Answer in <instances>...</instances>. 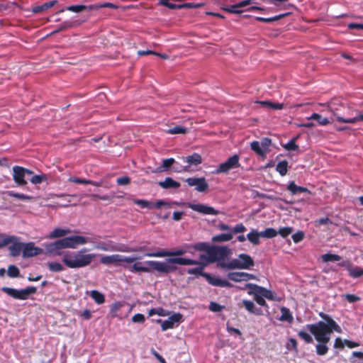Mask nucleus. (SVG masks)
<instances>
[{"mask_svg":"<svg viewBox=\"0 0 363 363\" xmlns=\"http://www.w3.org/2000/svg\"><path fill=\"white\" fill-rule=\"evenodd\" d=\"M30 182L33 184H41L43 182L47 180V176L44 174H38V175H30Z\"/></svg>","mask_w":363,"mask_h":363,"instance_id":"79ce46f5","label":"nucleus"},{"mask_svg":"<svg viewBox=\"0 0 363 363\" xmlns=\"http://www.w3.org/2000/svg\"><path fill=\"white\" fill-rule=\"evenodd\" d=\"M191 248H193L196 250L199 251H203L208 254L209 249H211L212 247H210L208 245H207L205 242H199L194 245L193 247H191Z\"/></svg>","mask_w":363,"mask_h":363,"instance_id":"de8ad7c7","label":"nucleus"},{"mask_svg":"<svg viewBox=\"0 0 363 363\" xmlns=\"http://www.w3.org/2000/svg\"><path fill=\"white\" fill-rule=\"evenodd\" d=\"M239 166V157L237 155H234L232 157H229L226 162L221 163L215 172L217 174L227 173L230 169L237 168Z\"/></svg>","mask_w":363,"mask_h":363,"instance_id":"9d476101","label":"nucleus"},{"mask_svg":"<svg viewBox=\"0 0 363 363\" xmlns=\"http://www.w3.org/2000/svg\"><path fill=\"white\" fill-rule=\"evenodd\" d=\"M251 149L255 152L258 155L264 157L267 154L266 151L263 150L259 141H253L250 144Z\"/></svg>","mask_w":363,"mask_h":363,"instance_id":"7c9ffc66","label":"nucleus"},{"mask_svg":"<svg viewBox=\"0 0 363 363\" xmlns=\"http://www.w3.org/2000/svg\"><path fill=\"white\" fill-rule=\"evenodd\" d=\"M7 274L10 277H17L19 275V269L14 265H10Z\"/></svg>","mask_w":363,"mask_h":363,"instance_id":"6e6d98bb","label":"nucleus"},{"mask_svg":"<svg viewBox=\"0 0 363 363\" xmlns=\"http://www.w3.org/2000/svg\"><path fill=\"white\" fill-rule=\"evenodd\" d=\"M191 247H187L186 249H178L174 251L167 250H160L153 253H147L145 256L149 257H173V256H181L188 252H191Z\"/></svg>","mask_w":363,"mask_h":363,"instance_id":"9b49d317","label":"nucleus"},{"mask_svg":"<svg viewBox=\"0 0 363 363\" xmlns=\"http://www.w3.org/2000/svg\"><path fill=\"white\" fill-rule=\"evenodd\" d=\"M86 9V6L84 5H73L69 6L66 8V10L74 12V13H80Z\"/></svg>","mask_w":363,"mask_h":363,"instance_id":"603ef678","label":"nucleus"},{"mask_svg":"<svg viewBox=\"0 0 363 363\" xmlns=\"http://www.w3.org/2000/svg\"><path fill=\"white\" fill-rule=\"evenodd\" d=\"M259 293L261 294L262 296H264L265 298L270 299V300L274 299V294L271 291L267 290V289H265L264 287L259 288Z\"/></svg>","mask_w":363,"mask_h":363,"instance_id":"13d9d810","label":"nucleus"},{"mask_svg":"<svg viewBox=\"0 0 363 363\" xmlns=\"http://www.w3.org/2000/svg\"><path fill=\"white\" fill-rule=\"evenodd\" d=\"M276 170L281 176L286 175L288 171V162L286 160L279 162L276 167Z\"/></svg>","mask_w":363,"mask_h":363,"instance_id":"c9c22d12","label":"nucleus"},{"mask_svg":"<svg viewBox=\"0 0 363 363\" xmlns=\"http://www.w3.org/2000/svg\"><path fill=\"white\" fill-rule=\"evenodd\" d=\"M188 131V129L186 128H184L182 125H177L172 128H169L167 130V132L169 134L174 135V134H185Z\"/></svg>","mask_w":363,"mask_h":363,"instance_id":"58836bf2","label":"nucleus"},{"mask_svg":"<svg viewBox=\"0 0 363 363\" xmlns=\"http://www.w3.org/2000/svg\"><path fill=\"white\" fill-rule=\"evenodd\" d=\"M33 172L28 169L20 166H14L12 168L13 179L18 186H24L28 182L26 179V175H32Z\"/></svg>","mask_w":363,"mask_h":363,"instance_id":"6e6552de","label":"nucleus"},{"mask_svg":"<svg viewBox=\"0 0 363 363\" xmlns=\"http://www.w3.org/2000/svg\"><path fill=\"white\" fill-rule=\"evenodd\" d=\"M262 237L261 232H258L255 230H251L247 235V238L249 241L255 245L259 243V238Z\"/></svg>","mask_w":363,"mask_h":363,"instance_id":"393cba45","label":"nucleus"},{"mask_svg":"<svg viewBox=\"0 0 363 363\" xmlns=\"http://www.w3.org/2000/svg\"><path fill=\"white\" fill-rule=\"evenodd\" d=\"M223 306L216 302H211L209 305V309L213 312H219L223 309Z\"/></svg>","mask_w":363,"mask_h":363,"instance_id":"774afa93","label":"nucleus"},{"mask_svg":"<svg viewBox=\"0 0 363 363\" xmlns=\"http://www.w3.org/2000/svg\"><path fill=\"white\" fill-rule=\"evenodd\" d=\"M1 291L16 299L26 300L30 294L36 292V288L34 286H28L26 289L18 290L9 287H3L1 288Z\"/></svg>","mask_w":363,"mask_h":363,"instance_id":"0eeeda50","label":"nucleus"},{"mask_svg":"<svg viewBox=\"0 0 363 363\" xmlns=\"http://www.w3.org/2000/svg\"><path fill=\"white\" fill-rule=\"evenodd\" d=\"M203 276L207 279L208 281L216 286L221 287H231L232 284L227 280L220 279L216 277H211L208 274H204Z\"/></svg>","mask_w":363,"mask_h":363,"instance_id":"a211bd4d","label":"nucleus"},{"mask_svg":"<svg viewBox=\"0 0 363 363\" xmlns=\"http://www.w3.org/2000/svg\"><path fill=\"white\" fill-rule=\"evenodd\" d=\"M196 264V262L187 259L184 257L169 258L164 262L147 260L144 262H137L132 265L125 266V268L130 272H150L152 270L162 274H168L174 272L177 267L174 264Z\"/></svg>","mask_w":363,"mask_h":363,"instance_id":"f03ea898","label":"nucleus"},{"mask_svg":"<svg viewBox=\"0 0 363 363\" xmlns=\"http://www.w3.org/2000/svg\"><path fill=\"white\" fill-rule=\"evenodd\" d=\"M123 306V303L120 302L114 303L111 308V313L113 317H116L118 315V311Z\"/></svg>","mask_w":363,"mask_h":363,"instance_id":"4d7b16f0","label":"nucleus"},{"mask_svg":"<svg viewBox=\"0 0 363 363\" xmlns=\"http://www.w3.org/2000/svg\"><path fill=\"white\" fill-rule=\"evenodd\" d=\"M304 238V234L302 231H298L292 235V239L294 242L298 243L301 241Z\"/></svg>","mask_w":363,"mask_h":363,"instance_id":"338daca9","label":"nucleus"},{"mask_svg":"<svg viewBox=\"0 0 363 363\" xmlns=\"http://www.w3.org/2000/svg\"><path fill=\"white\" fill-rule=\"evenodd\" d=\"M155 314H157L160 316H166L167 315V313L166 312V311H164V309L162 308H152L151 310H150L149 311V315L150 316H152Z\"/></svg>","mask_w":363,"mask_h":363,"instance_id":"bf43d9fd","label":"nucleus"},{"mask_svg":"<svg viewBox=\"0 0 363 363\" xmlns=\"http://www.w3.org/2000/svg\"><path fill=\"white\" fill-rule=\"evenodd\" d=\"M242 304L245 309L249 311L250 313H257L255 311V306L252 301H248V300H243Z\"/></svg>","mask_w":363,"mask_h":363,"instance_id":"864d4df0","label":"nucleus"},{"mask_svg":"<svg viewBox=\"0 0 363 363\" xmlns=\"http://www.w3.org/2000/svg\"><path fill=\"white\" fill-rule=\"evenodd\" d=\"M10 244H11L9 246L10 254L13 257L18 256L21 252L23 253L24 243L19 242L18 238L15 237V239Z\"/></svg>","mask_w":363,"mask_h":363,"instance_id":"6ab92c4d","label":"nucleus"},{"mask_svg":"<svg viewBox=\"0 0 363 363\" xmlns=\"http://www.w3.org/2000/svg\"><path fill=\"white\" fill-rule=\"evenodd\" d=\"M174 158H168L164 159L162 161V165L160 167H158L154 172H162L164 171H167L169 168L174 163Z\"/></svg>","mask_w":363,"mask_h":363,"instance_id":"2f4dec72","label":"nucleus"},{"mask_svg":"<svg viewBox=\"0 0 363 363\" xmlns=\"http://www.w3.org/2000/svg\"><path fill=\"white\" fill-rule=\"evenodd\" d=\"M87 250L83 248L79 251L66 252L63 254L62 262L69 268H82L89 265L94 259L95 254L86 253Z\"/></svg>","mask_w":363,"mask_h":363,"instance_id":"7ed1b4c3","label":"nucleus"},{"mask_svg":"<svg viewBox=\"0 0 363 363\" xmlns=\"http://www.w3.org/2000/svg\"><path fill=\"white\" fill-rule=\"evenodd\" d=\"M277 234H278L277 231L275 229L272 228H267L264 231L261 232L262 237L266 238H274L275 236H277Z\"/></svg>","mask_w":363,"mask_h":363,"instance_id":"37998d69","label":"nucleus"},{"mask_svg":"<svg viewBox=\"0 0 363 363\" xmlns=\"http://www.w3.org/2000/svg\"><path fill=\"white\" fill-rule=\"evenodd\" d=\"M68 181L70 182H74L77 184H94V182L91 180L84 179L75 177H71L68 179Z\"/></svg>","mask_w":363,"mask_h":363,"instance_id":"3c124183","label":"nucleus"},{"mask_svg":"<svg viewBox=\"0 0 363 363\" xmlns=\"http://www.w3.org/2000/svg\"><path fill=\"white\" fill-rule=\"evenodd\" d=\"M259 291H249L248 294L249 295H253L255 301L260 306H264L266 303V301L264 300V296H262L261 294L259 293Z\"/></svg>","mask_w":363,"mask_h":363,"instance_id":"f704fd0d","label":"nucleus"},{"mask_svg":"<svg viewBox=\"0 0 363 363\" xmlns=\"http://www.w3.org/2000/svg\"><path fill=\"white\" fill-rule=\"evenodd\" d=\"M186 205L193 211H195L201 214L217 215L218 213V211L214 209L213 207L205 204L188 203Z\"/></svg>","mask_w":363,"mask_h":363,"instance_id":"4468645a","label":"nucleus"},{"mask_svg":"<svg viewBox=\"0 0 363 363\" xmlns=\"http://www.w3.org/2000/svg\"><path fill=\"white\" fill-rule=\"evenodd\" d=\"M183 160L188 164L187 166H196L200 164L202 162V159L200 155L194 153L192 155L187 156L182 158Z\"/></svg>","mask_w":363,"mask_h":363,"instance_id":"5701e85b","label":"nucleus"},{"mask_svg":"<svg viewBox=\"0 0 363 363\" xmlns=\"http://www.w3.org/2000/svg\"><path fill=\"white\" fill-rule=\"evenodd\" d=\"M182 318V316L181 314L175 313L164 321L158 320L157 322L161 323L162 329L164 331L167 329L174 328L176 323H179L181 321Z\"/></svg>","mask_w":363,"mask_h":363,"instance_id":"dca6fc26","label":"nucleus"},{"mask_svg":"<svg viewBox=\"0 0 363 363\" xmlns=\"http://www.w3.org/2000/svg\"><path fill=\"white\" fill-rule=\"evenodd\" d=\"M258 103L264 106H267L270 108L276 109V110H281L284 107L283 104L273 103V102L268 101H259Z\"/></svg>","mask_w":363,"mask_h":363,"instance_id":"ea45409f","label":"nucleus"},{"mask_svg":"<svg viewBox=\"0 0 363 363\" xmlns=\"http://www.w3.org/2000/svg\"><path fill=\"white\" fill-rule=\"evenodd\" d=\"M65 247L70 249H76L78 246L86 245L91 242L89 238L82 235H74L62 238Z\"/></svg>","mask_w":363,"mask_h":363,"instance_id":"1a4fd4ad","label":"nucleus"},{"mask_svg":"<svg viewBox=\"0 0 363 363\" xmlns=\"http://www.w3.org/2000/svg\"><path fill=\"white\" fill-rule=\"evenodd\" d=\"M320 316L323 320L319 321L315 324L307 325L306 328L319 342L316 345L317 354L324 355L328 351V347L326 346V344L329 342L330 340V334L333 333V331L341 333L342 329L329 315L320 313Z\"/></svg>","mask_w":363,"mask_h":363,"instance_id":"f257e3e1","label":"nucleus"},{"mask_svg":"<svg viewBox=\"0 0 363 363\" xmlns=\"http://www.w3.org/2000/svg\"><path fill=\"white\" fill-rule=\"evenodd\" d=\"M233 234L232 233H223L220 235H215L212 238V241L214 242H223L230 241L233 239Z\"/></svg>","mask_w":363,"mask_h":363,"instance_id":"bb28decb","label":"nucleus"},{"mask_svg":"<svg viewBox=\"0 0 363 363\" xmlns=\"http://www.w3.org/2000/svg\"><path fill=\"white\" fill-rule=\"evenodd\" d=\"M327 109L332 113L336 121L339 123H355L357 121H363V114L359 113L352 118H344L339 113V106H342V103L338 99H332L330 101L323 104Z\"/></svg>","mask_w":363,"mask_h":363,"instance_id":"39448f33","label":"nucleus"},{"mask_svg":"<svg viewBox=\"0 0 363 363\" xmlns=\"http://www.w3.org/2000/svg\"><path fill=\"white\" fill-rule=\"evenodd\" d=\"M281 315L279 318V320L281 321H286L288 323H291L294 320V318L290 312V311L286 307L281 308Z\"/></svg>","mask_w":363,"mask_h":363,"instance_id":"c85d7f7f","label":"nucleus"},{"mask_svg":"<svg viewBox=\"0 0 363 363\" xmlns=\"http://www.w3.org/2000/svg\"><path fill=\"white\" fill-rule=\"evenodd\" d=\"M298 336L303 339L306 343H312L313 340V337L307 332L301 330L298 333Z\"/></svg>","mask_w":363,"mask_h":363,"instance_id":"5fc2aeb1","label":"nucleus"},{"mask_svg":"<svg viewBox=\"0 0 363 363\" xmlns=\"http://www.w3.org/2000/svg\"><path fill=\"white\" fill-rule=\"evenodd\" d=\"M255 262L247 254H240L238 257L230 260L229 264L225 265L227 270L232 269H249L253 267Z\"/></svg>","mask_w":363,"mask_h":363,"instance_id":"423d86ee","label":"nucleus"},{"mask_svg":"<svg viewBox=\"0 0 363 363\" xmlns=\"http://www.w3.org/2000/svg\"><path fill=\"white\" fill-rule=\"evenodd\" d=\"M296 139L293 138L286 144L283 145V147L288 151H295L298 150V146L296 144Z\"/></svg>","mask_w":363,"mask_h":363,"instance_id":"49530a36","label":"nucleus"},{"mask_svg":"<svg viewBox=\"0 0 363 363\" xmlns=\"http://www.w3.org/2000/svg\"><path fill=\"white\" fill-rule=\"evenodd\" d=\"M240 8V6H238V4L231 6L225 7L223 9L228 13H241L242 11L238 10V9Z\"/></svg>","mask_w":363,"mask_h":363,"instance_id":"0e129e2a","label":"nucleus"},{"mask_svg":"<svg viewBox=\"0 0 363 363\" xmlns=\"http://www.w3.org/2000/svg\"><path fill=\"white\" fill-rule=\"evenodd\" d=\"M307 120H315L320 125H327L330 123V121L326 118L323 117L320 114L314 113L310 117L307 118Z\"/></svg>","mask_w":363,"mask_h":363,"instance_id":"b1692460","label":"nucleus"},{"mask_svg":"<svg viewBox=\"0 0 363 363\" xmlns=\"http://www.w3.org/2000/svg\"><path fill=\"white\" fill-rule=\"evenodd\" d=\"M347 271L349 272V275L353 278H358L363 275V269L358 267L349 265L347 267Z\"/></svg>","mask_w":363,"mask_h":363,"instance_id":"473e14b6","label":"nucleus"},{"mask_svg":"<svg viewBox=\"0 0 363 363\" xmlns=\"http://www.w3.org/2000/svg\"><path fill=\"white\" fill-rule=\"evenodd\" d=\"M259 143L263 147V150H264L267 153L269 151V147L271 145V140L269 138H265L261 142H259Z\"/></svg>","mask_w":363,"mask_h":363,"instance_id":"69168bd1","label":"nucleus"},{"mask_svg":"<svg viewBox=\"0 0 363 363\" xmlns=\"http://www.w3.org/2000/svg\"><path fill=\"white\" fill-rule=\"evenodd\" d=\"M89 295L97 304H102L105 301L104 295L96 290L91 291Z\"/></svg>","mask_w":363,"mask_h":363,"instance_id":"c756f323","label":"nucleus"},{"mask_svg":"<svg viewBox=\"0 0 363 363\" xmlns=\"http://www.w3.org/2000/svg\"><path fill=\"white\" fill-rule=\"evenodd\" d=\"M208 257V254L206 252L205 254H202L200 255V260L188 259L189 260L196 262V264H189V265H201L203 266L204 267L208 263H213V262H209Z\"/></svg>","mask_w":363,"mask_h":363,"instance_id":"72a5a7b5","label":"nucleus"},{"mask_svg":"<svg viewBox=\"0 0 363 363\" xmlns=\"http://www.w3.org/2000/svg\"><path fill=\"white\" fill-rule=\"evenodd\" d=\"M43 250L36 247L33 242H27L23 245V257L28 258L40 255Z\"/></svg>","mask_w":363,"mask_h":363,"instance_id":"2eb2a0df","label":"nucleus"},{"mask_svg":"<svg viewBox=\"0 0 363 363\" xmlns=\"http://www.w3.org/2000/svg\"><path fill=\"white\" fill-rule=\"evenodd\" d=\"M8 195L11 197L16 198L18 199L24 201H31L33 197L23 194L15 193L13 191H9Z\"/></svg>","mask_w":363,"mask_h":363,"instance_id":"c03bdc74","label":"nucleus"},{"mask_svg":"<svg viewBox=\"0 0 363 363\" xmlns=\"http://www.w3.org/2000/svg\"><path fill=\"white\" fill-rule=\"evenodd\" d=\"M153 207H155L157 208H161L162 207L165 208H172V204H169V202H166L162 200L157 201L155 203H152Z\"/></svg>","mask_w":363,"mask_h":363,"instance_id":"052dcab7","label":"nucleus"},{"mask_svg":"<svg viewBox=\"0 0 363 363\" xmlns=\"http://www.w3.org/2000/svg\"><path fill=\"white\" fill-rule=\"evenodd\" d=\"M100 262L104 264H121V255L114 254L104 255L100 259Z\"/></svg>","mask_w":363,"mask_h":363,"instance_id":"412c9836","label":"nucleus"},{"mask_svg":"<svg viewBox=\"0 0 363 363\" xmlns=\"http://www.w3.org/2000/svg\"><path fill=\"white\" fill-rule=\"evenodd\" d=\"M133 202L140 206L141 208H153L152 203L146 201V200H142V199H134Z\"/></svg>","mask_w":363,"mask_h":363,"instance_id":"8fccbe9b","label":"nucleus"},{"mask_svg":"<svg viewBox=\"0 0 363 363\" xmlns=\"http://www.w3.org/2000/svg\"><path fill=\"white\" fill-rule=\"evenodd\" d=\"M228 277L235 282L244 281L243 272H241L228 273Z\"/></svg>","mask_w":363,"mask_h":363,"instance_id":"e433bc0d","label":"nucleus"},{"mask_svg":"<svg viewBox=\"0 0 363 363\" xmlns=\"http://www.w3.org/2000/svg\"><path fill=\"white\" fill-rule=\"evenodd\" d=\"M287 15H288V13H282V14L276 16L272 17V18L257 17V20L259 21H262V22H264V23H270V22H272V21H274L279 20V19L286 16Z\"/></svg>","mask_w":363,"mask_h":363,"instance_id":"a18cd8bd","label":"nucleus"},{"mask_svg":"<svg viewBox=\"0 0 363 363\" xmlns=\"http://www.w3.org/2000/svg\"><path fill=\"white\" fill-rule=\"evenodd\" d=\"M71 233L68 228H55L47 236L48 239H55L58 238H63Z\"/></svg>","mask_w":363,"mask_h":363,"instance_id":"aec40b11","label":"nucleus"},{"mask_svg":"<svg viewBox=\"0 0 363 363\" xmlns=\"http://www.w3.org/2000/svg\"><path fill=\"white\" fill-rule=\"evenodd\" d=\"M321 259L324 262H336L340 261L341 259V257L337 255L327 253L321 256Z\"/></svg>","mask_w":363,"mask_h":363,"instance_id":"4c0bfd02","label":"nucleus"},{"mask_svg":"<svg viewBox=\"0 0 363 363\" xmlns=\"http://www.w3.org/2000/svg\"><path fill=\"white\" fill-rule=\"evenodd\" d=\"M15 239L14 236L0 235V248L10 244Z\"/></svg>","mask_w":363,"mask_h":363,"instance_id":"09e8293b","label":"nucleus"},{"mask_svg":"<svg viewBox=\"0 0 363 363\" xmlns=\"http://www.w3.org/2000/svg\"><path fill=\"white\" fill-rule=\"evenodd\" d=\"M293 232V228L291 227H284L279 229L277 232L281 237L286 238Z\"/></svg>","mask_w":363,"mask_h":363,"instance_id":"680f3d73","label":"nucleus"},{"mask_svg":"<svg viewBox=\"0 0 363 363\" xmlns=\"http://www.w3.org/2000/svg\"><path fill=\"white\" fill-rule=\"evenodd\" d=\"M48 267L51 272H59L65 269L62 264L57 262H51L48 263Z\"/></svg>","mask_w":363,"mask_h":363,"instance_id":"a19ab883","label":"nucleus"},{"mask_svg":"<svg viewBox=\"0 0 363 363\" xmlns=\"http://www.w3.org/2000/svg\"><path fill=\"white\" fill-rule=\"evenodd\" d=\"M57 1H48V2H45V4H43L41 6H34L32 9V11L35 13H40L43 11H45V10L54 6L57 4Z\"/></svg>","mask_w":363,"mask_h":363,"instance_id":"a878e982","label":"nucleus"},{"mask_svg":"<svg viewBox=\"0 0 363 363\" xmlns=\"http://www.w3.org/2000/svg\"><path fill=\"white\" fill-rule=\"evenodd\" d=\"M96 248L103 251L106 252H113V251H118V252H136L137 250L135 249H131L125 246H118L113 243V242L110 241L107 243H103L98 246H96Z\"/></svg>","mask_w":363,"mask_h":363,"instance_id":"ddd939ff","label":"nucleus"},{"mask_svg":"<svg viewBox=\"0 0 363 363\" xmlns=\"http://www.w3.org/2000/svg\"><path fill=\"white\" fill-rule=\"evenodd\" d=\"M231 255L232 250L228 247H212L209 249L208 259L209 262H217L220 267L227 270L225 265H228L230 262L227 258Z\"/></svg>","mask_w":363,"mask_h":363,"instance_id":"20e7f679","label":"nucleus"},{"mask_svg":"<svg viewBox=\"0 0 363 363\" xmlns=\"http://www.w3.org/2000/svg\"><path fill=\"white\" fill-rule=\"evenodd\" d=\"M185 181L189 186H194L195 189L199 192L207 191L209 187L204 177H189Z\"/></svg>","mask_w":363,"mask_h":363,"instance_id":"f8f14e48","label":"nucleus"},{"mask_svg":"<svg viewBox=\"0 0 363 363\" xmlns=\"http://www.w3.org/2000/svg\"><path fill=\"white\" fill-rule=\"evenodd\" d=\"M287 189L290 191L293 194H296L298 193L309 192L308 189L303 186H297L294 182L289 183Z\"/></svg>","mask_w":363,"mask_h":363,"instance_id":"cd10ccee","label":"nucleus"},{"mask_svg":"<svg viewBox=\"0 0 363 363\" xmlns=\"http://www.w3.org/2000/svg\"><path fill=\"white\" fill-rule=\"evenodd\" d=\"M45 249L51 255H60L62 254V250L65 249V247L62 240L60 239L55 242L46 245Z\"/></svg>","mask_w":363,"mask_h":363,"instance_id":"f3484780","label":"nucleus"},{"mask_svg":"<svg viewBox=\"0 0 363 363\" xmlns=\"http://www.w3.org/2000/svg\"><path fill=\"white\" fill-rule=\"evenodd\" d=\"M158 185L162 189H178L180 186V184L174 180L171 177H167L164 181H161L158 183Z\"/></svg>","mask_w":363,"mask_h":363,"instance_id":"4be33fe9","label":"nucleus"},{"mask_svg":"<svg viewBox=\"0 0 363 363\" xmlns=\"http://www.w3.org/2000/svg\"><path fill=\"white\" fill-rule=\"evenodd\" d=\"M203 268H204L203 266L198 265V267L196 268L188 269L187 272L189 274H196V275H203V276L204 274L202 273Z\"/></svg>","mask_w":363,"mask_h":363,"instance_id":"e2e57ef3","label":"nucleus"}]
</instances>
